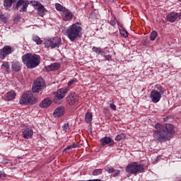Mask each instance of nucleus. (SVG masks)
<instances>
[{"instance_id": "nucleus-1", "label": "nucleus", "mask_w": 181, "mask_h": 181, "mask_svg": "<svg viewBox=\"0 0 181 181\" xmlns=\"http://www.w3.org/2000/svg\"><path fill=\"white\" fill-rule=\"evenodd\" d=\"M156 131L153 133V136L157 141L163 142L169 141L172 138L174 127L172 124H165V125L157 124L155 126Z\"/></svg>"}, {"instance_id": "nucleus-2", "label": "nucleus", "mask_w": 181, "mask_h": 181, "mask_svg": "<svg viewBox=\"0 0 181 181\" xmlns=\"http://www.w3.org/2000/svg\"><path fill=\"white\" fill-rule=\"evenodd\" d=\"M22 60L28 69H35L40 64V56L35 54H25L22 57Z\"/></svg>"}, {"instance_id": "nucleus-3", "label": "nucleus", "mask_w": 181, "mask_h": 181, "mask_svg": "<svg viewBox=\"0 0 181 181\" xmlns=\"http://www.w3.org/2000/svg\"><path fill=\"white\" fill-rule=\"evenodd\" d=\"M80 23L76 22L70 25L66 31V35L70 40H76L78 36H81V32H83V28L78 25Z\"/></svg>"}, {"instance_id": "nucleus-4", "label": "nucleus", "mask_w": 181, "mask_h": 181, "mask_svg": "<svg viewBox=\"0 0 181 181\" xmlns=\"http://www.w3.org/2000/svg\"><path fill=\"white\" fill-rule=\"evenodd\" d=\"M19 103L21 105H28V104H36L37 100L32 92L28 91L23 94Z\"/></svg>"}, {"instance_id": "nucleus-5", "label": "nucleus", "mask_w": 181, "mask_h": 181, "mask_svg": "<svg viewBox=\"0 0 181 181\" xmlns=\"http://www.w3.org/2000/svg\"><path fill=\"white\" fill-rule=\"evenodd\" d=\"M145 168H144V165L137 164L136 163H133L129 164L126 168V172L127 173H132V175H137V173H141L144 172Z\"/></svg>"}, {"instance_id": "nucleus-6", "label": "nucleus", "mask_w": 181, "mask_h": 181, "mask_svg": "<svg viewBox=\"0 0 181 181\" xmlns=\"http://www.w3.org/2000/svg\"><path fill=\"white\" fill-rule=\"evenodd\" d=\"M29 6V0H18L15 6H13V11H20V12H28ZM19 8L20 10H19Z\"/></svg>"}, {"instance_id": "nucleus-7", "label": "nucleus", "mask_w": 181, "mask_h": 181, "mask_svg": "<svg viewBox=\"0 0 181 181\" xmlns=\"http://www.w3.org/2000/svg\"><path fill=\"white\" fill-rule=\"evenodd\" d=\"M45 85L46 83L42 78H37L33 85V93H40L42 88H45Z\"/></svg>"}, {"instance_id": "nucleus-8", "label": "nucleus", "mask_w": 181, "mask_h": 181, "mask_svg": "<svg viewBox=\"0 0 181 181\" xmlns=\"http://www.w3.org/2000/svg\"><path fill=\"white\" fill-rule=\"evenodd\" d=\"M69 92V88H62L58 91L55 92V98L54 99V103H57V100H63L64 97H66V94Z\"/></svg>"}, {"instance_id": "nucleus-9", "label": "nucleus", "mask_w": 181, "mask_h": 181, "mask_svg": "<svg viewBox=\"0 0 181 181\" xmlns=\"http://www.w3.org/2000/svg\"><path fill=\"white\" fill-rule=\"evenodd\" d=\"M62 43V39H60L59 37H54V38H48L47 39L44 45L45 46H59Z\"/></svg>"}, {"instance_id": "nucleus-10", "label": "nucleus", "mask_w": 181, "mask_h": 181, "mask_svg": "<svg viewBox=\"0 0 181 181\" xmlns=\"http://www.w3.org/2000/svg\"><path fill=\"white\" fill-rule=\"evenodd\" d=\"M181 13L171 12L167 15V21L170 23H173L177 21H180Z\"/></svg>"}, {"instance_id": "nucleus-11", "label": "nucleus", "mask_w": 181, "mask_h": 181, "mask_svg": "<svg viewBox=\"0 0 181 181\" xmlns=\"http://www.w3.org/2000/svg\"><path fill=\"white\" fill-rule=\"evenodd\" d=\"M150 98L154 103H159L160 98H162V95L161 93H159V91L153 89L150 93Z\"/></svg>"}, {"instance_id": "nucleus-12", "label": "nucleus", "mask_w": 181, "mask_h": 181, "mask_svg": "<svg viewBox=\"0 0 181 181\" xmlns=\"http://www.w3.org/2000/svg\"><path fill=\"white\" fill-rule=\"evenodd\" d=\"M66 101L69 105H74L78 101V95L76 93H71L66 98Z\"/></svg>"}, {"instance_id": "nucleus-13", "label": "nucleus", "mask_w": 181, "mask_h": 181, "mask_svg": "<svg viewBox=\"0 0 181 181\" xmlns=\"http://www.w3.org/2000/svg\"><path fill=\"white\" fill-rule=\"evenodd\" d=\"M12 52H13V50H12V48H11V47L9 46L4 47L2 49V50H1L0 59H5V56H6V54H9L12 53Z\"/></svg>"}, {"instance_id": "nucleus-14", "label": "nucleus", "mask_w": 181, "mask_h": 181, "mask_svg": "<svg viewBox=\"0 0 181 181\" xmlns=\"http://www.w3.org/2000/svg\"><path fill=\"white\" fill-rule=\"evenodd\" d=\"M62 16L65 21H71L73 19V13L66 8L62 13Z\"/></svg>"}, {"instance_id": "nucleus-15", "label": "nucleus", "mask_w": 181, "mask_h": 181, "mask_svg": "<svg viewBox=\"0 0 181 181\" xmlns=\"http://www.w3.org/2000/svg\"><path fill=\"white\" fill-rule=\"evenodd\" d=\"M34 6H38V15L42 17L45 16V6L37 1H34Z\"/></svg>"}, {"instance_id": "nucleus-16", "label": "nucleus", "mask_w": 181, "mask_h": 181, "mask_svg": "<svg viewBox=\"0 0 181 181\" xmlns=\"http://www.w3.org/2000/svg\"><path fill=\"white\" fill-rule=\"evenodd\" d=\"M60 67V64L55 62L53 64H51L48 66H45L46 71H56V70H59Z\"/></svg>"}, {"instance_id": "nucleus-17", "label": "nucleus", "mask_w": 181, "mask_h": 181, "mask_svg": "<svg viewBox=\"0 0 181 181\" xmlns=\"http://www.w3.org/2000/svg\"><path fill=\"white\" fill-rule=\"evenodd\" d=\"M51 105L52 100L49 98H47L40 103V108H47L48 107H50Z\"/></svg>"}, {"instance_id": "nucleus-18", "label": "nucleus", "mask_w": 181, "mask_h": 181, "mask_svg": "<svg viewBox=\"0 0 181 181\" xmlns=\"http://www.w3.org/2000/svg\"><path fill=\"white\" fill-rule=\"evenodd\" d=\"M101 146H105V145H112L114 144V140L110 137H104L100 140Z\"/></svg>"}, {"instance_id": "nucleus-19", "label": "nucleus", "mask_w": 181, "mask_h": 181, "mask_svg": "<svg viewBox=\"0 0 181 181\" xmlns=\"http://www.w3.org/2000/svg\"><path fill=\"white\" fill-rule=\"evenodd\" d=\"M62 115H64V107H57L54 112V117H62Z\"/></svg>"}, {"instance_id": "nucleus-20", "label": "nucleus", "mask_w": 181, "mask_h": 181, "mask_svg": "<svg viewBox=\"0 0 181 181\" xmlns=\"http://www.w3.org/2000/svg\"><path fill=\"white\" fill-rule=\"evenodd\" d=\"M32 135H33V130H32V129H25L23 132V136L25 139H29V138H32Z\"/></svg>"}, {"instance_id": "nucleus-21", "label": "nucleus", "mask_w": 181, "mask_h": 181, "mask_svg": "<svg viewBox=\"0 0 181 181\" xmlns=\"http://www.w3.org/2000/svg\"><path fill=\"white\" fill-rule=\"evenodd\" d=\"M16 97V93L13 90H11L10 92L6 93V101H12Z\"/></svg>"}, {"instance_id": "nucleus-22", "label": "nucleus", "mask_w": 181, "mask_h": 181, "mask_svg": "<svg viewBox=\"0 0 181 181\" xmlns=\"http://www.w3.org/2000/svg\"><path fill=\"white\" fill-rule=\"evenodd\" d=\"M11 68L13 71H21V69H22V66H21V64L19 62H12Z\"/></svg>"}, {"instance_id": "nucleus-23", "label": "nucleus", "mask_w": 181, "mask_h": 181, "mask_svg": "<svg viewBox=\"0 0 181 181\" xmlns=\"http://www.w3.org/2000/svg\"><path fill=\"white\" fill-rule=\"evenodd\" d=\"M14 2H16V0H4V6L6 9H9V8L12 6V4H14Z\"/></svg>"}, {"instance_id": "nucleus-24", "label": "nucleus", "mask_w": 181, "mask_h": 181, "mask_svg": "<svg viewBox=\"0 0 181 181\" xmlns=\"http://www.w3.org/2000/svg\"><path fill=\"white\" fill-rule=\"evenodd\" d=\"M32 39L36 45H42V43H43V40H42L39 36L33 35Z\"/></svg>"}, {"instance_id": "nucleus-25", "label": "nucleus", "mask_w": 181, "mask_h": 181, "mask_svg": "<svg viewBox=\"0 0 181 181\" xmlns=\"http://www.w3.org/2000/svg\"><path fill=\"white\" fill-rule=\"evenodd\" d=\"M155 88L158 90L160 94H165V88H163L160 85L157 84L155 86Z\"/></svg>"}, {"instance_id": "nucleus-26", "label": "nucleus", "mask_w": 181, "mask_h": 181, "mask_svg": "<svg viewBox=\"0 0 181 181\" xmlns=\"http://www.w3.org/2000/svg\"><path fill=\"white\" fill-rule=\"evenodd\" d=\"M93 120V115L91 113H86V117H85V121L86 122H91Z\"/></svg>"}, {"instance_id": "nucleus-27", "label": "nucleus", "mask_w": 181, "mask_h": 181, "mask_svg": "<svg viewBox=\"0 0 181 181\" xmlns=\"http://www.w3.org/2000/svg\"><path fill=\"white\" fill-rule=\"evenodd\" d=\"M158 37V32L156 31H152L150 35V40H155Z\"/></svg>"}, {"instance_id": "nucleus-28", "label": "nucleus", "mask_w": 181, "mask_h": 181, "mask_svg": "<svg viewBox=\"0 0 181 181\" xmlns=\"http://www.w3.org/2000/svg\"><path fill=\"white\" fill-rule=\"evenodd\" d=\"M8 16H6V15L5 14H1L0 15V21H1V22H3V23H6V22H8Z\"/></svg>"}, {"instance_id": "nucleus-29", "label": "nucleus", "mask_w": 181, "mask_h": 181, "mask_svg": "<svg viewBox=\"0 0 181 181\" xmlns=\"http://www.w3.org/2000/svg\"><path fill=\"white\" fill-rule=\"evenodd\" d=\"M55 8L57 9V11H59L60 12H63V11H64L66 8H64L63 7V6L60 4H55Z\"/></svg>"}, {"instance_id": "nucleus-30", "label": "nucleus", "mask_w": 181, "mask_h": 181, "mask_svg": "<svg viewBox=\"0 0 181 181\" xmlns=\"http://www.w3.org/2000/svg\"><path fill=\"white\" fill-rule=\"evenodd\" d=\"M93 52H95V53H100L101 54H103L104 53V52L101 51V48L98 47H93L92 49Z\"/></svg>"}, {"instance_id": "nucleus-31", "label": "nucleus", "mask_w": 181, "mask_h": 181, "mask_svg": "<svg viewBox=\"0 0 181 181\" xmlns=\"http://www.w3.org/2000/svg\"><path fill=\"white\" fill-rule=\"evenodd\" d=\"M119 32L121 35L123 37H128V32L127 30H124V28H122V29H119Z\"/></svg>"}, {"instance_id": "nucleus-32", "label": "nucleus", "mask_w": 181, "mask_h": 181, "mask_svg": "<svg viewBox=\"0 0 181 181\" xmlns=\"http://www.w3.org/2000/svg\"><path fill=\"white\" fill-rule=\"evenodd\" d=\"M103 173V170L102 169H96L93 170V176H98V175H101Z\"/></svg>"}, {"instance_id": "nucleus-33", "label": "nucleus", "mask_w": 181, "mask_h": 181, "mask_svg": "<svg viewBox=\"0 0 181 181\" xmlns=\"http://www.w3.org/2000/svg\"><path fill=\"white\" fill-rule=\"evenodd\" d=\"M125 134H120L116 136L115 137V141H121V139H124L125 138Z\"/></svg>"}, {"instance_id": "nucleus-34", "label": "nucleus", "mask_w": 181, "mask_h": 181, "mask_svg": "<svg viewBox=\"0 0 181 181\" xmlns=\"http://www.w3.org/2000/svg\"><path fill=\"white\" fill-rule=\"evenodd\" d=\"M78 144H74L66 147L65 148V151H69V149H74V148H78Z\"/></svg>"}, {"instance_id": "nucleus-35", "label": "nucleus", "mask_w": 181, "mask_h": 181, "mask_svg": "<svg viewBox=\"0 0 181 181\" xmlns=\"http://www.w3.org/2000/svg\"><path fill=\"white\" fill-rule=\"evenodd\" d=\"M1 66L2 67H4L5 69H6V70H9L10 66L8 62L3 63Z\"/></svg>"}, {"instance_id": "nucleus-36", "label": "nucleus", "mask_w": 181, "mask_h": 181, "mask_svg": "<svg viewBox=\"0 0 181 181\" xmlns=\"http://www.w3.org/2000/svg\"><path fill=\"white\" fill-rule=\"evenodd\" d=\"M62 129L64 132H67V129H69V124H64L62 127Z\"/></svg>"}, {"instance_id": "nucleus-37", "label": "nucleus", "mask_w": 181, "mask_h": 181, "mask_svg": "<svg viewBox=\"0 0 181 181\" xmlns=\"http://www.w3.org/2000/svg\"><path fill=\"white\" fill-rule=\"evenodd\" d=\"M105 170H107V172H108V173H114V168H113L106 167Z\"/></svg>"}, {"instance_id": "nucleus-38", "label": "nucleus", "mask_w": 181, "mask_h": 181, "mask_svg": "<svg viewBox=\"0 0 181 181\" xmlns=\"http://www.w3.org/2000/svg\"><path fill=\"white\" fill-rule=\"evenodd\" d=\"M110 107L112 110H113L114 111H115L117 110V106H115V105L110 103Z\"/></svg>"}, {"instance_id": "nucleus-39", "label": "nucleus", "mask_w": 181, "mask_h": 181, "mask_svg": "<svg viewBox=\"0 0 181 181\" xmlns=\"http://www.w3.org/2000/svg\"><path fill=\"white\" fill-rule=\"evenodd\" d=\"M105 59L107 60L108 62H111V60H112V58L110 55H106Z\"/></svg>"}, {"instance_id": "nucleus-40", "label": "nucleus", "mask_w": 181, "mask_h": 181, "mask_svg": "<svg viewBox=\"0 0 181 181\" xmlns=\"http://www.w3.org/2000/svg\"><path fill=\"white\" fill-rule=\"evenodd\" d=\"M76 81H74V79L71 80L69 83H68V86H73V84H74Z\"/></svg>"}, {"instance_id": "nucleus-41", "label": "nucleus", "mask_w": 181, "mask_h": 181, "mask_svg": "<svg viewBox=\"0 0 181 181\" xmlns=\"http://www.w3.org/2000/svg\"><path fill=\"white\" fill-rule=\"evenodd\" d=\"M119 170H116V173L114 174V176H118V175H119Z\"/></svg>"}, {"instance_id": "nucleus-42", "label": "nucleus", "mask_w": 181, "mask_h": 181, "mask_svg": "<svg viewBox=\"0 0 181 181\" xmlns=\"http://www.w3.org/2000/svg\"><path fill=\"white\" fill-rule=\"evenodd\" d=\"M1 175H5V173H4V172L1 171Z\"/></svg>"}, {"instance_id": "nucleus-43", "label": "nucleus", "mask_w": 181, "mask_h": 181, "mask_svg": "<svg viewBox=\"0 0 181 181\" xmlns=\"http://www.w3.org/2000/svg\"><path fill=\"white\" fill-rule=\"evenodd\" d=\"M55 46H51V49H54Z\"/></svg>"}, {"instance_id": "nucleus-44", "label": "nucleus", "mask_w": 181, "mask_h": 181, "mask_svg": "<svg viewBox=\"0 0 181 181\" xmlns=\"http://www.w3.org/2000/svg\"><path fill=\"white\" fill-rule=\"evenodd\" d=\"M0 179H2V175H1V171H0Z\"/></svg>"}, {"instance_id": "nucleus-45", "label": "nucleus", "mask_w": 181, "mask_h": 181, "mask_svg": "<svg viewBox=\"0 0 181 181\" xmlns=\"http://www.w3.org/2000/svg\"><path fill=\"white\" fill-rule=\"evenodd\" d=\"M111 1V2H114V0H110Z\"/></svg>"}, {"instance_id": "nucleus-46", "label": "nucleus", "mask_w": 181, "mask_h": 181, "mask_svg": "<svg viewBox=\"0 0 181 181\" xmlns=\"http://www.w3.org/2000/svg\"><path fill=\"white\" fill-rule=\"evenodd\" d=\"M180 181H181V180Z\"/></svg>"}]
</instances>
